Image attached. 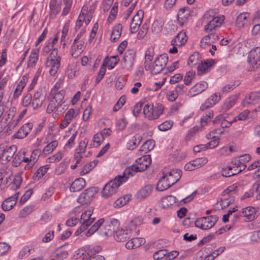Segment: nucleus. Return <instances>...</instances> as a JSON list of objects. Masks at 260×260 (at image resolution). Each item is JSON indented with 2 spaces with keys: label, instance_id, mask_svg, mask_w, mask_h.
<instances>
[{
  "label": "nucleus",
  "instance_id": "nucleus-1",
  "mask_svg": "<svg viewBox=\"0 0 260 260\" xmlns=\"http://www.w3.org/2000/svg\"><path fill=\"white\" fill-rule=\"evenodd\" d=\"M129 178L127 175L124 174L118 175L113 179L109 181L103 187L102 191V196L107 198L115 194L118 190L119 187L127 181Z\"/></svg>",
  "mask_w": 260,
  "mask_h": 260
},
{
  "label": "nucleus",
  "instance_id": "nucleus-2",
  "mask_svg": "<svg viewBox=\"0 0 260 260\" xmlns=\"http://www.w3.org/2000/svg\"><path fill=\"white\" fill-rule=\"evenodd\" d=\"M151 163L150 155H143L137 159L133 165L127 167L124 171V174L127 175L129 178L132 177L134 173L146 170Z\"/></svg>",
  "mask_w": 260,
  "mask_h": 260
},
{
  "label": "nucleus",
  "instance_id": "nucleus-3",
  "mask_svg": "<svg viewBox=\"0 0 260 260\" xmlns=\"http://www.w3.org/2000/svg\"><path fill=\"white\" fill-rule=\"evenodd\" d=\"M104 218L100 219L96 222H95L86 232H85V230L90 225H88L84 223H80L81 225L76 231L75 235H80L81 237L83 238H84L85 237H89L94 233L98 231L99 229H100V228L104 224Z\"/></svg>",
  "mask_w": 260,
  "mask_h": 260
},
{
  "label": "nucleus",
  "instance_id": "nucleus-4",
  "mask_svg": "<svg viewBox=\"0 0 260 260\" xmlns=\"http://www.w3.org/2000/svg\"><path fill=\"white\" fill-rule=\"evenodd\" d=\"M164 110V107L161 104L157 103L154 106L151 103H148L144 106L143 113L148 119L154 120L162 114Z\"/></svg>",
  "mask_w": 260,
  "mask_h": 260
},
{
  "label": "nucleus",
  "instance_id": "nucleus-5",
  "mask_svg": "<svg viewBox=\"0 0 260 260\" xmlns=\"http://www.w3.org/2000/svg\"><path fill=\"white\" fill-rule=\"evenodd\" d=\"M218 219V217L216 215L203 217L197 219L194 222V224L197 228L207 230L212 228Z\"/></svg>",
  "mask_w": 260,
  "mask_h": 260
},
{
  "label": "nucleus",
  "instance_id": "nucleus-6",
  "mask_svg": "<svg viewBox=\"0 0 260 260\" xmlns=\"http://www.w3.org/2000/svg\"><path fill=\"white\" fill-rule=\"evenodd\" d=\"M168 61V57L167 54H162L158 56L155 60L150 70L152 74L156 75L159 73L166 67Z\"/></svg>",
  "mask_w": 260,
  "mask_h": 260
},
{
  "label": "nucleus",
  "instance_id": "nucleus-7",
  "mask_svg": "<svg viewBox=\"0 0 260 260\" xmlns=\"http://www.w3.org/2000/svg\"><path fill=\"white\" fill-rule=\"evenodd\" d=\"M136 52L133 49L127 50L124 53L121 61V67L126 70H131L135 61Z\"/></svg>",
  "mask_w": 260,
  "mask_h": 260
},
{
  "label": "nucleus",
  "instance_id": "nucleus-8",
  "mask_svg": "<svg viewBox=\"0 0 260 260\" xmlns=\"http://www.w3.org/2000/svg\"><path fill=\"white\" fill-rule=\"evenodd\" d=\"M98 188L95 187H92L86 189L78 198V202L82 205L89 203L91 201L92 198L98 192Z\"/></svg>",
  "mask_w": 260,
  "mask_h": 260
},
{
  "label": "nucleus",
  "instance_id": "nucleus-9",
  "mask_svg": "<svg viewBox=\"0 0 260 260\" xmlns=\"http://www.w3.org/2000/svg\"><path fill=\"white\" fill-rule=\"evenodd\" d=\"M247 60L253 70L260 67V47H257L250 51Z\"/></svg>",
  "mask_w": 260,
  "mask_h": 260
},
{
  "label": "nucleus",
  "instance_id": "nucleus-10",
  "mask_svg": "<svg viewBox=\"0 0 260 260\" xmlns=\"http://www.w3.org/2000/svg\"><path fill=\"white\" fill-rule=\"evenodd\" d=\"M225 17L223 15H217L214 20L211 21V23L206 24L204 26V30L206 32H209L217 28H219L224 22Z\"/></svg>",
  "mask_w": 260,
  "mask_h": 260
},
{
  "label": "nucleus",
  "instance_id": "nucleus-11",
  "mask_svg": "<svg viewBox=\"0 0 260 260\" xmlns=\"http://www.w3.org/2000/svg\"><path fill=\"white\" fill-rule=\"evenodd\" d=\"M168 181L172 186L179 181L182 176V171L179 169H173L169 172H163Z\"/></svg>",
  "mask_w": 260,
  "mask_h": 260
},
{
  "label": "nucleus",
  "instance_id": "nucleus-12",
  "mask_svg": "<svg viewBox=\"0 0 260 260\" xmlns=\"http://www.w3.org/2000/svg\"><path fill=\"white\" fill-rule=\"evenodd\" d=\"M104 223L105 231L102 232L101 234L105 236H108L112 234L113 232L115 233L116 230L115 228H117L119 224L118 220L116 219H111L106 222H104Z\"/></svg>",
  "mask_w": 260,
  "mask_h": 260
},
{
  "label": "nucleus",
  "instance_id": "nucleus-13",
  "mask_svg": "<svg viewBox=\"0 0 260 260\" xmlns=\"http://www.w3.org/2000/svg\"><path fill=\"white\" fill-rule=\"evenodd\" d=\"M61 57L56 59L47 58L46 62V67H50L49 73L51 76H54L57 73L60 66Z\"/></svg>",
  "mask_w": 260,
  "mask_h": 260
},
{
  "label": "nucleus",
  "instance_id": "nucleus-14",
  "mask_svg": "<svg viewBox=\"0 0 260 260\" xmlns=\"http://www.w3.org/2000/svg\"><path fill=\"white\" fill-rule=\"evenodd\" d=\"M241 215L245 218L244 220L246 221H251L257 216V211L253 207H247L242 209Z\"/></svg>",
  "mask_w": 260,
  "mask_h": 260
},
{
  "label": "nucleus",
  "instance_id": "nucleus-15",
  "mask_svg": "<svg viewBox=\"0 0 260 260\" xmlns=\"http://www.w3.org/2000/svg\"><path fill=\"white\" fill-rule=\"evenodd\" d=\"M93 208L91 207L83 212L81 215L80 222L91 225L95 220V217L93 216Z\"/></svg>",
  "mask_w": 260,
  "mask_h": 260
},
{
  "label": "nucleus",
  "instance_id": "nucleus-16",
  "mask_svg": "<svg viewBox=\"0 0 260 260\" xmlns=\"http://www.w3.org/2000/svg\"><path fill=\"white\" fill-rule=\"evenodd\" d=\"M131 229H118L117 228L115 232L114 238L118 242H124L131 237Z\"/></svg>",
  "mask_w": 260,
  "mask_h": 260
},
{
  "label": "nucleus",
  "instance_id": "nucleus-17",
  "mask_svg": "<svg viewBox=\"0 0 260 260\" xmlns=\"http://www.w3.org/2000/svg\"><path fill=\"white\" fill-rule=\"evenodd\" d=\"M19 192H16L14 196L6 199L2 205V208L3 210L8 211L10 210L16 205L17 199L19 197Z\"/></svg>",
  "mask_w": 260,
  "mask_h": 260
},
{
  "label": "nucleus",
  "instance_id": "nucleus-18",
  "mask_svg": "<svg viewBox=\"0 0 260 260\" xmlns=\"http://www.w3.org/2000/svg\"><path fill=\"white\" fill-rule=\"evenodd\" d=\"M260 102V92L250 93L246 96L243 101L244 106L248 107L249 105H255Z\"/></svg>",
  "mask_w": 260,
  "mask_h": 260
},
{
  "label": "nucleus",
  "instance_id": "nucleus-19",
  "mask_svg": "<svg viewBox=\"0 0 260 260\" xmlns=\"http://www.w3.org/2000/svg\"><path fill=\"white\" fill-rule=\"evenodd\" d=\"M45 99V95L42 92V90L39 89L35 93L32 101V106L34 109H37L42 105Z\"/></svg>",
  "mask_w": 260,
  "mask_h": 260
},
{
  "label": "nucleus",
  "instance_id": "nucleus-20",
  "mask_svg": "<svg viewBox=\"0 0 260 260\" xmlns=\"http://www.w3.org/2000/svg\"><path fill=\"white\" fill-rule=\"evenodd\" d=\"M190 15V10L187 7L181 8L177 14V20L181 25L186 22Z\"/></svg>",
  "mask_w": 260,
  "mask_h": 260
},
{
  "label": "nucleus",
  "instance_id": "nucleus-21",
  "mask_svg": "<svg viewBox=\"0 0 260 260\" xmlns=\"http://www.w3.org/2000/svg\"><path fill=\"white\" fill-rule=\"evenodd\" d=\"M207 87L208 83L205 81H201L191 88L189 91L188 95L193 97L204 91Z\"/></svg>",
  "mask_w": 260,
  "mask_h": 260
},
{
  "label": "nucleus",
  "instance_id": "nucleus-22",
  "mask_svg": "<svg viewBox=\"0 0 260 260\" xmlns=\"http://www.w3.org/2000/svg\"><path fill=\"white\" fill-rule=\"evenodd\" d=\"M84 42L83 41H77V42L74 41L71 50L73 57L76 58L82 53L84 49Z\"/></svg>",
  "mask_w": 260,
  "mask_h": 260
},
{
  "label": "nucleus",
  "instance_id": "nucleus-23",
  "mask_svg": "<svg viewBox=\"0 0 260 260\" xmlns=\"http://www.w3.org/2000/svg\"><path fill=\"white\" fill-rule=\"evenodd\" d=\"M32 128L31 123H27L21 126L20 129L14 135V137L17 139H23L26 137Z\"/></svg>",
  "mask_w": 260,
  "mask_h": 260
},
{
  "label": "nucleus",
  "instance_id": "nucleus-24",
  "mask_svg": "<svg viewBox=\"0 0 260 260\" xmlns=\"http://www.w3.org/2000/svg\"><path fill=\"white\" fill-rule=\"evenodd\" d=\"M15 113V108H11L8 110L0 121V126L1 128L5 127L10 121L14 118Z\"/></svg>",
  "mask_w": 260,
  "mask_h": 260
},
{
  "label": "nucleus",
  "instance_id": "nucleus-25",
  "mask_svg": "<svg viewBox=\"0 0 260 260\" xmlns=\"http://www.w3.org/2000/svg\"><path fill=\"white\" fill-rule=\"evenodd\" d=\"M214 63V61L212 59H208L202 61L199 63L197 67L198 74L200 75L207 73L209 71L210 68H211Z\"/></svg>",
  "mask_w": 260,
  "mask_h": 260
},
{
  "label": "nucleus",
  "instance_id": "nucleus-26",
  "mask_svg": "<svg viewBox=\"0 0 260 260\" xmlns=\"http://www.w3.org/2000/svg\"><path fill=\"white\" fill-rule=\"evenodd\" d=\"M66 109V106L62 108L59 105L51 100L47 106L46 111L48 113H51L55 110V113L59 114L64 112Z\"/></svg>",
  "mask_w": 260,
  "mask_h": 260
},
{
  "label": "nucleus",
  "instance_id": "nucleus-27",
  "mask_svg": "<svg viewBox=\"0 0 260 260\" xmlns=\"http://www.w3.org/2000/svg\"><path fill=\"white\" fill-rule=\"evenodd\" d=\"M187 42V36L186 33L180 31L171 41V45L173 46H182L186 44Z\"/></svg>",
  "mask_w": 260,
  "mask_h": 260
},
{
  "label": "nucleus",
  "instance_id": "nucleus-28",
  "mask_svg": "<svg viewBox=\"0 0 260 260\" xmlns=\"http://www.w3.org/2000/svg\"><path fill=\"white\" fill-rule=\"evenodd\" d=\"M85 185L86 182L83 178H77L71 185L70 190L72 192L79 191L82 190Z\"/></svg>",
  "mask_w": 260,
  "mask_h": 260
},
{
  "label": "nucleus",
  "instance_id": "nucleus-29",
  "mask_svg": "<svg viewBox=\"0 0 260 260\" xmlns=\"http://www.w3.org/2000/svg\"><path fill=\"white\" fill-rule=\"evenodd\" d=\"M17 151V147L15 145H12L4 150L2 154V157L3 159L10 161L13 157Z\"/></svg>",
  "mask_w": 260,
  "mask_h": 260
},
{
  "label": "nucleus",
  "instance_id": "nucleus-30",
  "mask_svg": "<svg viewBox=\"0 0 260 260\" xmlns=\"http://www.w3.org/2000/svg\"><path fill=\"white\" fill-rule=\"evenodd\" d=\"M177 198L172 195L163 197L161 200V207L164 209H167L171 206L177 202Z\"/></svg>",
  "mask_w": 260,
  "mask_h": 260
},
{
  "label": "nucleus",
  "instance_id": "nucleus-31",
  "mask_svg": "<svg viewBox=\"0 0 260 260\" xmlns=\"http://www.w3.org/2000/svg\"><path fill=\"white\" fill-rule=\"evenodd\" d=\"M153 186L150 184L146 185L142 188L137 193V198L143 200L148 197L153 190Z\"/></svg>",
  "mask_w": 260,
  "mask_h": 260
},
{
  "label": "nucleus",
  "instance_id": "nucleus-32",
  "mask_svg": "<svg viewBox=\"0 0 260 260\" xmlns=\"http://www.w3.org/2000/svg\"><path fill=\"white\" fill-rule=\"evenodd\" d=\"M142 17L138 14L136 15L132 19V23L130 25L131 31L132 33L136 32L141 24L142 23Z\"/></svg>",
  "mask_w": 260,
  "mask_h": 260
},
{
  "label": "nucleus",
  "instance_id": "nucleus-33",
  "mask_svg": "<svg viewBox=\"0 0 260 260\" xmlns=\"http://www.w3.org/2000/svg\"><path fill=\"white\" fill-rule=\"evenodd\" d=\"M39 48L32 49L28 61V67H33L36 66L39 59Z\"/></svg>",
  "mask_w": 260,
  "mask_h": 260
},
{
  "label": "nucleus",
  "instance_id": "nucleus-34",
  "mask_svg": "<svg viewBox=\"0 0 260 260\" xmlns=\"http://www.w3.org/2000/svg\"><path fill=\"white\" fill-rule=\"evenodd\" d=\"M122 26L120 23L115 25L111 34L110 40L113 42H116L121 36Z\"/></svg>",
  "mask_w": 260,
  "mask_h": 260
},
{
  "label": "nucleus",
  "instance_id": "nucleus-35",
  "mask_svg": "<svg viewBox=\"0 0 260 260\" xmlns=\"http://www.w3.org/2000/svg\"><path fill=\"white\" fill-rule=\"evenodd\" d=\"M217 15V12L216 10H209L206 11L203 16V22L208 24L211 21L214 20L215 17Z\"/></svg>",
  "mask_w": 260,
  "mask_h": 260
},
{
  "label": "nucleus",
  "instance_id": "nucleus-36",
  "mask_svg": "<svg viewBox=\"0 0 260 260\" xmlns=\"http://www.w3.org/2000/svg\"><path fill=\"white\" fill-rule=\"evenodd\" d=\"M249 17V14L248 13H243L240 14L236 19V25L238 28L243 27L247 21V19Z\"/></svg>",
  "mask_w": 260,
  "mask_h": 260
},
{
  "label": "nucleus",
  "instance_id": "nucleus-37",
  "mask_svg": "<svg viewBox=\"0 0 260 260\" xmlns=\"http://www.w3.org/2000/svg\"><path fill=\"white\" fill-rule=\"evenodd\" d=\"M167 180L166 177L163 174V176L157 182L156 189L159 191H163L171 187L172 185Z\"/></svg>",
  "mask_w": 260,
  "mask_h": 260
},
{
  "label": "nucleus",
  "instance_id": "nucleus-38",
  "mask_svg": "<svg viewBox=\"0 0 260 260\" xmlns=\"http://www.w3.org/2000/svg\"><path fill=\"white\" fill-rule=\"evenodd\" d=\"M49 166L46 165L40 167L34 174L32 178L34 180H39L42 178L49 169Z\"/></svg>",
  "mask_w": 260,
  "mask_h": 260
},
{
  "label": "nucleus",
  "instance_id": "nucleus-39",
  "mask_svg": "<svg viewBox=\"0 0 260 260\" xmlns=\"http://www.w3.org/2000/svg\"><path fill=\"white\" fill-rule=\"evenodd\" d=\"M237 96L236 95L231 96L227 98L223 105L222 106L223 110L228 111L231 109L236 104L237 101Z\"/></svg>",
  "mask_w": 260,
  "mask_h": 260
},
{
  "label": "nucleus",
  "instance_id": "nucleus-40",
  "mask_svg": "<svg viewBox=\"0 0 260 260\" xmlns=\"http://www.w3.org/2000/svg\"><path fill=\"white\" fill-rule=\"evenodd\" d=\"M50 94L52 96V100L61 107L62 101L65 95V90H61L57 92L50 93Z\"/></svg>",
  "mask_w": 260,
  "mask_h": 260
},
{
  "label": "nucleus",
  "instance_id": "nucleus-41",
  "mask_svg": "<svg viewBox=\"0 0 260 260\" xmlns=\"http://www.w3.org/2000/svg\"><path fill=\"white\" fill-rule=\"evenodd\" d=\"M154 56V50L152 48H148L145 53V69L149 70L150 69V62L152 60Z\"/></svg>",
  "mask_w": 260,
  "mask_h": 260
},
{
  "label": "nucleus",
  "instance_id": "nucleus-42",
  "mask_svg": "<svg viewBox=\"0 0 260 260\" xmlns=\"http://www.w3.org/2000/svg\"><path fill=\"white\" fill-rule=\"evenodd\" d=\"M131 200V196L129 194L124 195L118 198L114 203L115 207H121L126 205Z\"/></svg>",
  "mask_w": 260,
  "mask_h": 260
},
{
  "label": "nucleus",
  "instance_id": "nucleus-43",
  "mask_svg": "<svg viewBox=\"0 0 260 260\" xmlns=\"http://www.w3.org/2000/svg\"><path fill=\"white\" fill-rule=\"evenodd\" d=\"M142 140V137L139 135H136L128 143V148L129 150H134L138 146Z\"/></svg>",
  "mask_w": 260,
  "mask_h": 260
},
{
  "label": "nucleus",
  "instance_id": "nucleus-44",
  "mask_svg": "<svg viewBox=\"0 0 260 260\" xmlns=\"http://www.w3.org/2000/svg\"><path fill=\"white\" fill-rule=\"evenodd\" d=\"M155 146V141L153 140L146 141L141 146L140 151H143L145 153L152 150Z\"/></svg>",
  "mask_w": 260,
  "mask_h": 260
},
{
  "label": "nucleus",
  "instance_id": "nucleus-45",
  "mask_svg": "<svg viewBox=\"0 0 260 260\" xmlns=\"http://www.w3.org/2000/svg\"><path fill=\"white\" fill-rule=\"evenodd\" d=\"M213 116V112L209 110L206 112L205 115H203L201 119V123L202 126L207 125L209 122H211V118Z\"/></svg>",
  "mask_w": 260,
  "mask_h": 260
},
{
  "label": "nucleus",
  "instance_id": "nucleus-46",
  "mask_svg": "<svg viewBox=\"0 0 260 260\" xmlns=\"http://www.w3.org/2000/svg\"><path fill=\"white\" fill-rule=\"evenodd\" d=\"M68 252L62 250L58 249L56 250L52 255L53 260H63L68 255Z\"/></svg>",
  "mask_w": 260,
  "mask_h": 260
},
{
  "label": "nucleus",
  "instance_id": "nucleus-47",
  "mask_svg": "<svg viewBox=\"0 0 260 260\" xmlns=\"http://www.w3.org/2000/svg\"><path fill=\"white\" fill-rule=\"evenodd\" d=\"M108 62L106 61V59H105L102 65L101 66L98 76L95 79L96 83H99L101 80L103 78L106 71V66Z\"/></svg>",
  "mask_w": 260,
  "mask_h": 260
},
{
  "label": "nucleus",
  "instance_id": "nucleus-48",
  "mask_svg": "<svg viewBox=\"0 0 260 260\" xmlns=\"http://www.w3.org/2000/svg\"><path fill=\"white\" fill-rule=\"evenodd\" d=\"M58 142L57 141H53L49 144L47 145L43 150V153L47 155L51 153L57 146Z\"/></svg>",
  "mask_w": 260,
  "mask_h": 260
},
{
  "label": "nucleus",
  "instance_id": "nucleus-49",
  "mask_svg": "<svg viewBox=\"0 0 260 260\" xmlns=\"http://www.w3.org/2000/svg\"><path fill=\"white\" fill-rule=\"evenodd\" d=\"M85 250H87V254L88 257H93L94 255H95L97 253L99 252L102 248L100 246H96L90 248L88 246H86L84 247Z\"/></svg>",
  "mask_w": 260,
  "mask_h": 260
},
{
  "label": "nucleus",
  "instance_id": "nucleus-50",
  "mask_svg": "<svg viewBox=\"0 0 260 260\" xmlns=\"http://www.w3.org/2000/svg\"><path fill=\"white\" fill-rule=\"evenodd\" d=\"M87 145V141L86 140H84L83 141L81 142L78 146V148L77 149V154L75 155V157L76 158H78V157L81 158V156L80 154L82 153H84Z\"/></svg>",
  "mask_w": 260,
  "mask_h": 260
},
{
  "label": "nucleus",
  "instance_id": "nucleus-51",
  "mask_svg": "<svg viewBox=\"0 0 260 260\" xmlns=\"http://www.w3.org/2000/svg\"><path fill=\"white\" fill-rule=\"evenodd\" d=\"M173 122L172 121H166L160 124H159L158 126V128L160 131H167L170 129L173 126Z\"/></svg>",
  "mask_w": 260,
  "mask_h": 260
},
{
  "label": "nucleus",
  "instance_id": "nucleus-52",
  "mask_svg": "<svg viewBox=\"0 0 260 260\" xmlns=\"http://www.w3.org/2000/svg\"><path fill=\"white\" fill-rule=\"evenodd\" d=\"M167 254V249H161L156 251L153 254V258L155 259L159 260L163 258L166 259V255Z\"/></svg>",
  "mask_w": 260,
  "mask_h": 260
},
{
  "label": "nucleus",
  "instance_id": "nucleus-53",
  "mask_svg": "<svg viewBox=\"0 0 260 260\" xmlns=\"http://www.w3.org/2000/svg\"><path fill=\"white\" fill-rule=\"evenodd\" d=\"M34 206H29L24 207L19 213V217L21 218L25 217L27 215L30 214L34 210Z\"/></svg>",
  "mask_w": 260,
  "mask_h": 260
},
{
  "label": "nucleus",
  "instance_id": "nucleus-54",
  "mask_svg": "<svg viewBox=\"0 0 260 260\" xmlns=\"http://www.w3.org/2000/svg\"><path fill=\"white\" fill-rule=\"evenodd\" d=\"M200 129V127L198 126H194L191 128L187 132L185 140L186 141H189L192 137H193L196 134L197 132L199 131Z\"/></svg>",
  "mask_w": 260,
  "mask_h": 260
},
{
  "label": "nucleus",
  "instance_id": "nucleus-55",
  "mask_svg": "<svg viewBox=\"0 0 260 260\" xmlns=\"http://www.w3.org/2000/svg\"><path fill=\"white\" fill-rule=\"evenodd\" d=\"M220 100V96L219 93H215L212 95H211L206 101L211 104L212 107L215 105Z\"/></svg>",
  "mask_w": 260,
  "mask_h": 260
},
{
  "label": "nucleus",
  "instance_id": "nucleus-56",
  "mask_svg": "<svg viewBox=\"0 0 260 260\" xmlns=\"http://www.w3.org/2000/svg\"><path fill=\"white\" fill-rule=\"evenodd\" d=\"M192 161L196 169H198L206 164L208 161V159L206 157H200Z\"/></svg>",
  "mask_w": 260,
  "mask_h": 260
},
{
  "label": "nucleus",
  "instance_id": "nucleus-57",
  "mask_svg": "<svg viewBox=\"0 0 260 260\" xmlns=\"http://www.w3.org/2000/svg\"><path fill=\"white\" fill-rule=\"evenodd\" d=\"M22 157L21 152L16 154L12 162V165L14 167H17L21 164L22 162Z\"/></svg>",
  "mask_w": 260,
  "mask_h": 260
},
{
  "label": "nucleus",
  "instance_id": "nucleus-58",
  "mask_svg": "<svg viewBox=\"0 0 260 260\" xmlns=\"http://www.w3.org/2000/svg\"><path fill=\"white\" fill-rule=\"evenodd\" d=\"M249 112L248 110H245L239 113L237 116L233 117V121H237V120H244L247 118Z\"/></svg>",
  "mask_w": 260,
  "mask_h": 260
},
{
  "label": "nucleus",
  "instance_id": "nucleus-59",
  "mask_svg": "<svg viewBox=\"0 0 260 260\" xmlns=\"http://www.w3.org/2000/svg\"><path fill=\"white\" fill-rule=\"evenodd\" d=\"M195 75V72L192 71H189L187 72L184 77V82L185 84L188 85H189L191 82L192 78Z\"/></svg>",
  "mask_w": 260,
  "mask_h": 260
},
{
  "label": "nucleus",
  "instance_id": "nucleus-60",
  "mask_svg": "<svg viewBox=\"0 0 260 260\" xmlns=\"http://www.w3.org/2000/svg\"><path fill=\"white\" fill-rule=\"evenodd\" d=\"M162 27V24L158 20H155L152 25V30L153 32L158 33L160 32Z\"/></svg>",
  "mask_w": 260,
  "mask_h": 260
},
{
  "label": "nucleus",
  "instance_id": "nucleus-61",
  "mask_svg": "<svg viewBox=\"0 0 260 260\" xmlns=\"http://www.w3.org/2000/svg\"><path fill=\"white\" fill-rule=\"evenodd\" d=\"M200 55L198 53H194L189 57L188 64L191 66L197 64L199 61Z\"/></svg>",
  "mask_w": 260,
  "mask_h": 260
},
{
  "label": "nucleus",
  "instance_id": "nucleus-62",
  "mask_svg": "<svg viewBox=\"0 0 260 260\" xmlns=\"http://www.w3.org/2000/svg\"><path fill=\"white\" fill-rule=\"evenodd\" d=\"M76 116L77 115L75 114V110L71 108L66 113L64 118L70 123Z\"/></svg>",
  "mask_w": 260,
  "mask_h": 260
},
{
  "label": "nucleus",
  "instance_id": "nucleus-63",
  "mask_svg": "<svg viewBox=\"0 0 260 260\" xmlns=\"http://www.w3.org/2000/svg\"><path fill=\"white\" fill-rule=\"evenodd\" d=\"M103 137L101 135V134H96L94 135L93 138V142L94 143V146L98 147L99 146L104 140Z\"/></svg>",
  "mask_w": 260,
  "mask_h": 260
},
{
  "label": "nucleus",
  "instance_id": "nucleus-64",
  "mask_svg": "<svg viewBox=\"0 0 260 260\" xmlns=\"http://www.w3.org/2000/svg\"><path fill=\"white\" fill-rule=\"evenodd\" d=\"M253 190L256 194L257 200H260V181L254 183L253 185Z\"/></svg>",
  "mask_w": 260,
  "mask_h": 260
}]
</instances>
